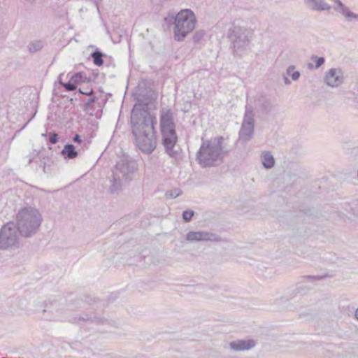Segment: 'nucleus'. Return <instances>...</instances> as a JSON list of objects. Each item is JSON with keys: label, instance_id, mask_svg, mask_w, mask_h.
I'll list each match as a JSON object with an SVG mask.
<instances>
[{"label": "nucleus", "instance_id": "b1692460", "mask_svg": "<svg viewBox=\"0 0 358 358\" xmlns=\"http://www.w3.org/2000/svg\"><path fill=\"white\" fill-rule=\"evenodd\" d=\"M71 79L76 85L79 83L85 82L87 79L86 74L84 72L80 71L71 76Z\"/></svg>", "mask_w": 358, "mask_h": 358}, {"label": "nucleus", "instance_id": "dca6fc26", "mask_svg": "<svg viewBox=\"0 0 358 358\" xmlns=\"http://www.w3.org/2000/svg\"><path fill=\"white\" fill-rule=\"evenodd\" d=\"M336 11L342 14L348 20L355 19L358 20V14L350 11L340 0H336V5L332 7Z\"/></svg>", "mask_w": 358, "mask_h": 358}, {"label": "nucleus", "instance_id": "9d476101", "mask_svg": "<svg viewBox=\"0 0 358 358\" xmlns=\"http://www.w3.org/2000/svg\"><path fill=\"white\" fill-rule=\"evenodd\" d=\"M137 170V164L133 159H122L119 161L113 171L115 173H119L123 180L130 181L134 177L135 171Z\"/></svg>", "mask_w": 358, "mask_h": 358}, {"label": "nucleus", "instance_id": "20e7f679", "mask_svg": "<svg viewBox=\"0 0 358 358\" xmlns=\"http://www.w3.org/2000/svg\"><path fill=\"white\" fill-rule=\"evenodd\" d=\"M43 217L39 210L35 208L24 207L16 215L15 226L21 236L30 238L39 230Z\"/></svg>", "mask_w": 358, "mask_h": 358}, {"label": "nucleus", "instance_id": "a19ab883", "mask_svg": "<svg viewBox=\"0 0 358 358\" xmlns=\"http://www.w3.org/2000/svg\"><path fill=\"white\" fill-rule=\"evenodd\" d=\"M283 80L286 85H289L291 83V81L286 76H284Z\"/></svg>", "mask_w": 358, "mask_h": 358}, {"label": "nucleus", "instance_id": "0eeeda50", "mask_svg": "<svg viewBox=\"0 0 358 358\" xmlns=\"http://www.w3.org/2000/svg\"><path fill=\"white\" fill-rule=\"evenodd\" d=\"M20 233L15 224L10 222L0 229V249L14 250L19 247Z\"/></svg>", "mask_w": 358, "mask_h": 358}, {"label": "nucleus", "instance_id": "412c9836", "mask_svg": "<svg viewBox=\"0 0 358 358\" xmlns=\"http://www.w3.org/2000/svg\"><path fill=\"white\" fill-rule=\"evenodd\" d=\"M345 210L352 215L358 216V199H352L343 203Z\"/></svg>", "mask_w": 358, "mask_h": 358}, {"label": "nucleus", "instance_id": "c85d7f7f", "mask_svg": "<svg viewBox=\"0 0 358 358\" xmlns=\"http://www.w3.org/2000/svg\"><path fill=\"white\" fill-rule=\"evenodd\" d=\"M311 59L315 62V69H319L321 66H322L325 62V59L323 57H317L315 55L312 56Z\"/></svg>", "mask_w": 358, "mask_h": 358}, {"label": "nucleus", "instance_id": "4be33fe9", "mask_svg": "<svg viewBox=\"0 0 358 358\" xmlns=\"http://www.w3.org/2000/svg\"><path fill=\"white\" fill-rule=\"evenodd\" d=\"M106 56V55L98 48L90 54V57L92 59L94 64L97 66H101L103 64V58Z\"/></svg>", "mask_w": 358, "mask_h": 358}, {"label": "nucleus", "instance_id": "7ed1b4c3", "mask_svg": "<svg viewBox=\"0 0 358 358\" xmlns=\"http://www.w3.org/2000/svg\"><path fill=\"white\" fill-rule=\"evenodd\" d=\"M202 143L196 153V160L202 167H210L215 162L223 157L224 154L228 152L224 150L222 136H217L210 140L201 138Z\"/></svg>", "mask_w": 358, "mask_h": 358}, {"label": "nucleus", "instance_id": "aec40b11", "mask_svg": "<svg viewBox=\"0 0 358 358\" xmlns=\"http://www.w3.org/2000/svg\"><path fill=\"white\" fill-rule=\"evenodd\" d=\"M122 180H123V178L119 176V173L117 174L113 172L112 184L110 187V192L111 193H116L121 190L122 186Z\"/></svg>", "mask_w": 358, "mask_h": 358}, {"label": "nucleus", "instance_id": "7c9ffc66", "mask_svg": "<svg viewBox=\"0 0 358 358\" xmlns=\"http://www.w3.org/2000/svg\"><path fill=\"white\" fill-rule=\"evenodd\" d=\"M63 87L67 91H73L76 89L77 85L73 83V81L70 78V80L67 83H64Z\"/></svg>", "mask_w": 358, "mask_h": 358}, {"label": "nucleus", "instance_id": "a211bd4d", "mask_svg": "<svg viewBox=\"0 0 358 358\" xmlns=\"http://www.w3.org/2000/svg\"><path fill=\"white\" fill-rule=\"evenodd\" d=\"M61 155L66 159H72L78 157V152L73 144L66 143L64 145L63 150L61 151Z\"/></svg>", "mask_w": 358, "mask_h": 358}, {"label": "nucleus", "instance_id": "f3484780", "mask_svg": "<svg viewBox=\"0 0 358 358\" xmlns=\"http://www.w3.org/2000/svg\"><path fill=\"white\" fill-rule=\"evenodd\" d=\"M231 349L235 351L247 350L252 348L255 345V341L252 339L238 340L229 343Z\"/></svg>", "mask_w": 358, "mask_h": 358}, {"label": "nucleus", "instance_id": "6e6552de", "mask_svg": "<svg viewBox=\"0 0 358 358\" xmlns=\"http://www.w3.org/2000/svg\"><path fill=\"white\" fill-rule=\"evenodd\" d=\"M255 113L249 104L245 106L243 120L239 131V141L242 143L248 142L252 137L255 129Z\"/></svg>", "mask_w": 358, "mask_h": 358}, {"label": "nucleus", "instance_id": "473e14b6", "mask_svg": "<svg viewBox=\"0 0 358 358\" xmlns=\"http://www.w3.org/2000/svg\"><path fill=\"white\" fill-rule=\"evenodd\" d=\"M205 35L203 30H199L196 31L193 36V40L195 43H199Z\"/></svg>", "mask_w": 358, "mask_h": 358}, {"label": "nucleus", "instance_id": "c9c22d12", "mask_svg": "<svg viewBox=\"0 0 358 358\" xmlns=\"http://www.w3.org/2000/svg\"><path fill=\"white\" fill-rule=\"evenodd\" d=\"M84 301L85 303H87L88 304H92L94 302H96V299L95 298L91 297L90 296H85Z\"/></svg>", "mask_w": 358, "mask_h": 358}, {"label": "nucleus", "instance_id": "e433bc0d", "mask_svg": "<svg viewBox=\"0 0 358 358\" xmlns=\"http://www.w3.org/2000/svg\"><path fill=\"white\" fill-rule=\"evenodd\" d=\"M73 141L75 143H80L82 141L81 136L79 134H76L73 138Z\"/></svg>", "mask_w": 358, "mask_h": 358}, {"label": "nucleus", "instance_id": "37998d69", "mask_svg": "<svg viewBox=\"0 0 358 358\" xmlns=\"http://www.w3.org/2000/svg\"><path fill=\"white\" fill-rule=\"evenodd\" d=\"M313 68V64H309V69H312Z\"/></svg>", "mask_w": 358, "mask_h": 358}, {"label": "nucleus", "instance_id": "423d86ee", "mask_svg": "<svg viewBox=\"0 0 358 358\" xmlns=\"http://www.w3.org/2000/svg\"><path fill=\"white\" fill-rule=\"evenodd\" d=\"M196 17L190 9H184L178 13L177 24L174 26V38L182 41L195 27Z\"/></svg>", "mask_w": 358, "mask_h": 358}, {"label": "nucleus", "instance_id": "393cba45", "mask_svg": "<svg viewBox=\"0 0 358 358\" xmlns=\"http://www.w3.org/2000/svg\"><path fill=\"white\" fill-rule=\"evenodd\" d=\"M295 66L293 65L289 66L287 69V74L291 76L292 79L294 81L297 80L300 77V72L298 71H294Z\"/></svg>", "mask_w": 358, "mask_h": 358}, {"label": "nucleus", "instance_id": "9b49d317", "mask_svg": "<svg viewBox=\"0 0 358 358\" xmlns=\"http://www.w3.org/2000/svg\"><path fill=\"white\" fill-rule=\"evenodd\" d=\"M186 240L189 242L214 241L219 242L221 238L216 234L207 231H189L186 235Z\"/></svg>", "mask_w": 358, "mask_h": 358}, {"label": "nucleus", "instance_id": "58836bf2", "mask_svg": "<svg viewBox=\"0 0 358 358\" xmlns=\"http://www.w3.org/2000/svg\"><path fill=\"white\" fill-rule=\"evenodd\" d=\"M64 76V73H61L59 77H58V83H59L60 85L63 86L64 85V82L62 81V77Z\"/></svg>", "mask_w": 358, "mask_h": 358}, {"label": "nucleus", "instance_id": "72a5a7b5", "mask_svg": "<svg viewBox=\"0 0 358 358\" xmlns=\"http://www.w3.org/2000/svg\"><path fill=\"white\" fill-rule=\"evenodd\" d=\"M37 155L39 156L38 160H34V159L30 158L29 159V164H31L32 162H35L37 163L40 167H42L43 169V163L45 162V157L44 155H39V152L37 153Z\"/></svg>", "mask_w": 358, "mask_h": 358}, {"label": "nucleus", "instance_id": "2eb2a0df", "mask_svg": "<svg viewBox=\"0 0 358 358\" xmlns=\"http://www.w3.org/2000/svg\"><path fill=\"white\" fill-rule=\"evenodd\" d=\"M304 3L308 8L314 11L322 12L331 8L324 0H305Z\"/></svg>", "mask_w": 358, "mask_h": 358}, {"label": "nucleus", "instance_id": "4c0bfd02", "mask_svg": "<svg viewBox=\"0 0 358 358\" xmlns=\"http://www.w3.org/2000/svg\"><path fill=\"white\" fill-rule=\"evenodd\" d=\"M79 92L80 94H85V95H90L93 93V90H91L89 92H85V91H83L81 89H79Z\"/></svg>", "mask_w": 358, "mask_h": 358}, {"label": "nucleus", "instance_id": "4468645a", "mask_svg": "<svg viewBox=\"0 0 358 358\" xmlns=\"http://www.w3.org/2000/svg\"><path fill=\"white\" fill-rule=\"evenodd\" d=\"M69 321L71 323L78 324H82L83 322L86 321H90L92 323H94L96 324H102L107 323L108 320L104 317H98L96 315L92 317L88 314H85L84 315V316L77 315L73 317L72 318L69 319Z\"/></svg>", "mask_w": 358, "mask_h": 358}, {"label": "nucleus", "instance_id": "79ce46f5", "mask_svg": "<svg viewBox=\"0 0 358 358\" xmlns=\"http://www.w3.org/2000/svg\"><path fill=\"white\" fill-rule=\"evenodd\" d=\"M355 318L358 320V308L355 310Z\"/></svg>", "mask_w": 358, "mask_h": 358}, {"label": "nucleus", "instance_id": "39448f33", "mask_svg": "<svg viewBox=\"0 0 358 358\" xmlns=\"http://www.w3.org/2000/svg\"><path fill=\"white\" fill-rule=\"evenodd\" d=\"M227 37L234 54H239L246 49L250 43V31L245 27L232 24L228 29Z\"/></svg>", "mask_w": 358, "mask_h": 358}, {"label": "nucleus", "instance_id": "6ab92c4d", "mask_svg": "<svg viewBox=\"0 0 358 358\" xmlns=\"http://www.w3.org/2000/svg\"><path fill=\"white\" fill-rule=\"evenodd\" d=\"M98 100V98L97 96H92V97H90L87 101V102L84 104L83 106V110L85 111L86 113H89L90 115H94V110L95 109V104L96 103ZM94 115L98 117H100L101 115H99L98 114V112H96Z\"/></svg>", "mask_w": 358, "mask_h": 358}, {"label": "nucleus", "instance_id": "cd10ccee", "mask_svg": "<svg viewBox=\"0 0 358 358\" xmlns=\"http://www.w3.org/2000/svg\"><path fill=\"white\" fill-rule=\"evenodd\" d=\"M194 211L192 210H186L182 212V219L185 222H189L192 220L193 216L194 215Z\"/></svg>", "mask_w": 358, "mask_h": 358}, {"label": "nucleus", "instance_id": "1a4fd4ad", "mask_svg": "<svg viewBox=\"0 0 358 358\" xmlns=\"http://www.w3.org/2000/svg\"><path fill=\"white\" fill-rule=\"evenodd\" d=\"M252 107L253 112L259 115H268L274 108L271 99L264 92L257 94L250 99H247V103Z\"/></svg>", "mask_w": 358, "mask_h": 358}, {"label": "nucleus", "instance_id": "ddd939ff", "mask_svg": "<svg viewBox=\"0 0 358 358\" xmlns=\"http://www.w3.org/2000/svg\"><path fill=\"white\" fill-rule=\"evenodd\" d=\"M328 277V275H303L301 277L302 279L301 282H299L296 285V292L299 293L301 294H305L307 291L310 290L311 289L310 287H308L306 285H304L303 283L306 282H314L317 280H321Z\"/></svg>", "mask_w": 358, "mask_h": 358}, {"label": "nucleus", "instance_id": "f704fd0d", "mask_svg": "<svg viewBox=\"0 0 358 358\" xmlns=\"http://www.w3.org/2000/svg\"><path fill=\"white\" fill-rule=\"evenodd\" d=\"M58 140H59L58 134L56 132L52 131V132L49 133V134H48V142L49 143H50L52 144H55L58 142Z\"/></svg>", "mask_w": 358, "mask_h": 358}, {"label": "nucleus", "instance_id": "a18cd8bd", "mask_svg": "<svg viewBox=\"0 0 358 358\" xmlns=\"http://www.w3.org/2000/svg\"><path fill=\"white\" fill-rule=\"evenodd\" d=\"M1 358H7V357H1Z\"/></svg>", "mask_w": 358, "mask_h": 358}, {"label": "nucleus", "instance_id": "bb28decb", "mask_svg": "<svg viewBox=\"0 0 358 358\" xmlns=\"http://www.w3.org/2000/svg\"><path fill=\"white\" fill-rule=\"evenodd\" d=\"M29 50L31 52H36L40 50L43 47V43L41 41H34L29 45Z\"/></svg>", "mask_w": 358, "mask_h": 358}, {"label": "nucleus", "instance_id": "c756f323", "mask_svg": "<svg viewBox=\"0 0 358 358\" xmlns=\"http://www.w3.org/2000/svg\"><path fill=\"white\" fill-rule=\"evenodd\" d=\"M182 194V191L178 188L167 191L166 196L169 198H177Z\"/></svg>", "mask_w": 358, "mask_h": 358}, {"label": "nucleus", "instance_id": "ea45409f", "mask_svg": "<svg viewBox=\"0 0 358 358\" xmlns=\"http://www.w3.org/2000/svg\"><path fill=\"white\" fill-rule=\"evenodd\" d=\"M117 298L116 294L112 293L108 299L109 301H113Z\"/></svg>", "mask_w": 358, "mask_h": 358}, {"label": "nucleus", "instance_id": "f8f14e48", "mask_svg": "<svg viewBox=\"0 0 358 358\" xmlns=\"http://www.w3.org/2000/svg\"><path fill=\"white\" fill-rule=\"evenodd\" d=\"M343 72L341 69L332 68L326 73L324 81L328 86L338 87L343 83Z\"/></svg>", "mask_w": 358, "mask_h": 358}, {"label": "nucleus", "instance_id": "5701e85b", "mask_svg": "<svg viewBox=\"0 0 358 358\" xmlns=\"http://www.w3.org/2000/svg\"><path fill=\"white\" fill-rule=\"evenodd\" d=\"M263 166L266 169H271L274 166L275 159L269 152H264L262 157Z\"/></svg>", "mask_w": 358, "mask_h": 358}, {"label": "nucleus", "instance_id": "f257e3e1", "mask_svg": "<svg viewBox=\"0 0 358 358\" xmlns=\"http://www.w3.org/2000/svg\"><path fill=\"white\" fill-rule=\"evenodd\" d=\"M157 93L150 89L145 94L140 91L130 117L131 134L136 147L144 154L150 155L157 147L155 125L157 117L149 111L148 102L156 100Z\"/></svg>", "mask_w": 358, "mask_h": 358}, {"label": "nucleus", "instance_id": "f03ea898", "mask_svg": "<svg viewBox=\"0 0 358 358\" xmlns=\"http://www.w3.org/2000/svg\"><path fill=\"white\" fill-rule=\"evenodd\" d=\"M159 127L162 134V143L166 153L175 158L178 151L175 150L178 142L173 113L171 109L163 108L160 111Z\"/></svg>", "mask_w": 358, "mask_h": 358}, {"label": "nucleus", "instance_id": "c03bdc74", "mask_svg": "<svg viewBox=\"0 0 358 358\" xmlns=\"http://www.w3.org/2000/svg\"><path fill=\"white\" fill-rule=\"evenodd\" d=\"M43 136H47V134H42Z\"/></svg>", "mask_w": 358, "mask_h": 358}, {"label": "nucleus", "instance_id": "a878e982", "mask_svg": "<svg viewBox=\"0 0 358 358\" xmlns=\"http://www.w3.org/2000/svg\"><path fill=\"white\" fill-rule=\"evenodd\" d=\"M45 159L43 163V172L45 173L50 171V167L54 164V161L51 157L45 155Z\"/></svg>", "mask_w": 358, "mask_h": 358}, {"label": "nucleus", "instance_id": "2f4dec72", "mask_svg": "<svg viewBox=\"0 0 358 358\" xmlns=\"http://www.w3.org/2000/svg\"><path fill=\"white\" fill-rule=\"evenodd\" d=\"M164 20L168 24H173L174 26L177 24L178 20V14L176 15L169 14V15L165 17Z\"/></svg>", "mask_w": 358, "mask_h": 358}]
</instances>
